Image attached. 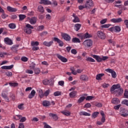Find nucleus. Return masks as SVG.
<instances>
[{
    "label": "nucleus",
    "mask_w": 128,
    "mask_h": 128,
    "mask_svg": "<svg viewBox=\"0 0 128 128\" xmlns=\"http://www.w3.org/2000/svg\"><path fill=\"white\" fill-rule=\"evenodd\" d=\"M120 88V84H114L110 88V92L112 94H115L117 96H122L124 94V90Z\"/></svg>",
    "instance_id": "f257e3e1"
},
{
    "label": "nucleus",
    "mask_w": 128,
    "mask_h": 128,
    "mask_svg": "<svg viewBox=\"0 0 128 128\" xmlns=\"http://www.w3.org/2000/svg\"><path fill=\"white\" fill-rule=\"evenodd\" d=\"M38 44H40V43L38 41L31 42V46H32V50H40V48L38 46Z\"/></svg>",
    "instance_id": "f03ea898"
},
{
    "label": "nucleus",
    "mask_w": 128,
    "mask_h": 128,
    "mask_svg": "<svg viewBox=\"0 0 128 128\" xmlns=\"http://www.w3.org/2000/svg\"><path fill=\"white\" fill-rule=\"evenodd\" d=\"M26 28L24 30V32L26 34H32V30H34V26L30 24H27L26 25Z\"/></svg>",
    "instance_id": "7ed1b4c3"
},
{
    "label": "nucleus",
    "mask_w": 128,
    "mask_h": 128,
    "mask_svg": "<svg viewBox=\"0 0 128 128\" xmlns=\"http://www.w3.org/2000/svg\"><path fill=\"white\" fill-rule=\"evenodd\" d=\"M83 44L86 48H92V40H85L83 42Z\"/></svg>",
    "instance_id": "20e7f679"
},
{
    "label": "nucleus",
    "mask_w": 128,
    "mask_h": 128,
    "mask_svg": "<svg viewBox=\"0 0 128 128\" xmlns=\"http://www.w3.org/2000/svg\"><path fill=\"white\" fill-rule=\"evenodd\" d=\"M94 6V1L92 0H86L85 2V7L90 8Z\"/></svg>",
    "instance_id": "39448f33"
},
{
    "label": "nucleus",
    "mask_w": 128,
    "mask_h": 128,
    "mask_svg": "<svg viewBox=\"0 0 128 128\" xmlns=\"http://www.w3.org/2000/svg\"><path fill=\"white\" fill-rule=\"evenodd\" d=\"M105 70L107 72H109V74H111L112 78H116V72H114V70L110 68H108V69H106Z\"/></svg>",
    "instance_id": "423d86ee"
},
{
    "label": "nucleus",
    "mask_w": 128,
    "mask_h": 128,
    "mask_svg": "<svg viewBox=\"0 0 128 128\" xmlns=\"http://www.w3.org/2000/svg\"><path fill=\"white\" fill-rule=\"evenodd\" d=\"M96 34L98 38H101L102 40H104V38H106V34L102 31H98Z\"/></svg>",
    "instance_id": "0eeeda50"
},
{
    "label": "nucleus",
    "mask_w": 128,
    "mask_h": 128,
    "mask_svg": "<svg viewBox=\"0 0 128 128\" xmlns=\"http://www.w3.org/2000/svg\"><path fill=\"white\" fill-rule=\"evenodd\" d=\"M110 20L111 22H113V24H118L120 22H122V18H113Z\"/></svg>",
    "instance_id": "6e6552de"
},
{
    "label": "nucleus",
    "mask_w": 128,
    "mask_h": 128,
    "mask_svg": "<svg viewBox=\"0 0 128 128\" xmlns=\"http://www.w3.org/2000/svg\"><path fill=\"white\" fill-rule=\"evenodd\" d=\"M57 58H58L61 60V62H68V59H66V58L62 56L60 54H56Z\"/></svg>",
    "instance_id": "1a4fd4ad"
},
{
    "label": "nucleus",
    "mask_w": 128,
    "mask_h": 128,
    "mask_svg": "<svg viewBox=\"0 0 128 128\" xmlns=\"http://www.w3.org/2000/svg\"><path fill=\"white\" fill-rule=\"evenodd\" d=\"M54 42H58V44L59 46H64V42H62V41L60 40V38H56V37H54L53 38Z\"/></svg>",
    "instance_id": "9d476101"
},
{
    "label": "nucleus",
    "mask_w": 128,
    "mask_h": 128,
    "mask_svg": "<svg viewBox=\"0 0 128 128\" xmlns=\"http://www.w3.org/2000/svg\"><path fill=\"white\" fill-rule=\"evenodd\" d=\"M37 20L38 18L36 17H32L29 19V22L30 24H36Z\"/></svg>",
    "instance_id": "9b49d317"
},
{
    "label": "nucleus",
    "mask_w": 128,
    "mask_h": 128,
    "mask_svg": "<svg viewBox=\"0 0 128 128\" xmlns=\"http://www.w3.org/2000/svg\"><path fill=\"white\" fill-rule=\"evenodd\" d=\"M62 37L67 42H70V36L66 33L62 34Z\"/></svg>",
    "instance_id": "f8f14e48"
},
{
    "label": "nucleus",
    "mask_w": 128,
    "mask_h": 128,
    "mask_svg": "<svg viewBox=\"0 0 128 128\" xmlns=\"http://www.w3.org/2000/svg\"><path fill=\"white\" fill-rule=\"evenodd\" d=\"M4 42L6 44H8L9 46H12V40L8 38H4Z\"/></svg>",
    "instance_id": "ddd939ff"
},
{
    "label": "nucleus",
    "mask_w": 128,
    "mask_h": 128,
    "mask_svg": "<svg viewBox=\"0 0 128 128\" xmlns=\"http://www.w3.org/2000/svg\"><path fill=\"white\" fill-rule=\"evenodd\" d=\"M2 96L5 100L6 102H10V98H8V95L6 94L4 92H2Z\"/></svg>",
    "instance_id": "4468645a"
},
{
    "label": "nucleus",
    "mask_w": 128,
    "mask_h": 128,
    "mask_svg": "<svg viewBox=\"0 0 128 128\" xmlns=\"http://www.w3.org/2000/svg\"><path fill=\"white\" fill-rule=\"evenodd\" d=\"M72 16L74 18V19L72 20L73 22H80V18H78V17L76 15V14L74 13Z\"/></svg>",
    "instance_id": "2eb2a0df"
},
{
    "label": "nucleus",
    "mask_w": 128,
    "mask_h": 128,
    "mask_svg": "<svg viewBox=\"0 0 128 128\" xmlns=\"http://www.w3.org/2000/svg\"><path fill=\"white\" fill-rule=\"evenodd\" d=\"M53 44H54V41L52 40H51L49 42L45 41L43 42V44L45 46H48V47L51 46H52Z\"/></svg>",
    "instance_id": "dca6fc26"
},
{
    "label": "nucleus",
    "mask_w": 128,
    "mask_h": 128,
    "mask_svg": "<svg viewBox=\"0 0 128 128\" xmlns=\"http://www.w3.org/2000/svg\"><path fill=\"white\" fill-rule=\"evenodd\" d=\"M40 4H43L48 5L51 4L52 2H50V1L48 0H40Z\"/></svg>",
    "instance_id": "f3484780"
},
{
    "label": "nucleus",
    "mask_w": 128,
    "mask_h": 128,
    "mask_svg": "<svg viewBox=\"0 0 128 128\" xmlns=\"http://www.w3.org/2000/svg\"><path fill=\"white\" fill-rule=\"evenodd\" d=\"M112 102L114 104H118L120 102V99L118 98H113L112 99Z\"/></svg>",
    "instance_id": "a211bd4d"
},
{
    "label": "nucleus",
    "mask_w": 128,
    "mask_h": 128,
    "mask_svg": "<svg viewBox=\"0 0 128 128\" xmlns=\"http://www.w3.org/2000/svg\"><path fill=\"white\" fill-rule=\"evenodd\" d=\"M34 96H36V90H33L31 91L30 93L28 96V98H30V99L32 98H34Z\"/></svg>",
    "instance_id": "6ab92c4d"
},
{
    "label": "nucleus",
    "mask_w": 128,
    "mask_h": 128,
    "mask_svg": "<svg viewBox=\"0 0 128 128\" xmlns=\"http://www.w3.org/2000/svg\"><path fill=\"white\" fill-rule=\"evenodd\" d=\"M92 56L94 58H95V60H97L98 62H100L102 60V58L100 57V56H98L92 55Z\"/></svg>",
    "instance_id": "aec40b11"
},
{
    "label": "nucleus",
    "mask_w": 128,
    "mask_h": 128,
    "mask_svg": "<svg viewBox=\"0 0 128 128\" xmlns=\"http://www.w3.org/2000/svg\"><path fill=\"white\" fill-rule=\"evenodd\" d=\"M80 80H82L84 82H88V77L86 75H82L80 76Z\"/></svg>",
    "instance_id": "412c9836"
},
{
    "label": "nucleus",
    "mask_w": 128,
    "mask_h": 128,
    "mask_svg": "<svg viewBox=\"0 0 128 128\" xmlns=\"http://www.w3.org/2000/svg\"><path fill=\"white\" fill-rule=\"evenodd\" d=\"M61 112L62 114H64V116H70V112L68 110H64L62 111Z\"/></svg>",
    "instance_id": "4be33fe9"
},
{
    "label": "nucleus",
    "mask_w": 128,
    "mask_h": 128,
    "mask_svg": "<svg viewBox=\"0 0 128 128\" xmlns=\"http://www.w3.org/2000/svg\"><path fill=\"white\" fill-rule=\"evenodd\" d=\"M79 114L80 116H90V113H88L86 112H79Z\"/></svg>",
    "instance_id": "5701e85b"
},
{
    "label": "nucleus",
    "mask_w": 128,
    "mask_h": 128,
    "mask_svg": "<svg viewBox=\"0 0 128 128\" xmlns=\"http://www.w3.org/2000/svg\"><path fill=\"white\" fill-rule=\"evenodd\" d=\"M42 106H50V102L48 100H43Z\"/></svg>",
    "instance_id": "b1692460"
},
{
    "label": "nucleus",
    "mask_w": 128,
    "mask_h": 128,
    "mask_svg": "<svg viewBox=\"0 0 128 128\" xmlns=\"http://www.w3.org/2000/svg\"><path fill=\"white\" fill-rule=\"evenodd\" d=\"M38 96L40 98H44V96L42 90L41 89H38Z\"/></svg>",
    "instance_id": "393cba45"
},
{
    "label": "nucleus",
    "mask_w": 128,
    "mask_h": 128,
    "mask_svg": "<svg viewBox=\"0 0 128 128\" xmlns=\"http://www.w3.org/2000/svg\"><path fill=\"white\" fill-rule=\"evenodd\" d=\"M76 94H77L76 91L74 90L73 92H72L69 94V96H70V98H74V96H76Z\"/></svg>",
    "instance_id": "a878e982"
},
{
    "label": "nucleus",
    "mask_w": 128,
    "mask_h": 128,
    "mask_svg": "<svg viewBox=\"0 0 128 128\" xmlns=\"http://www.w3.org/2000/svg\"><path fill=\"white\" fill-rule=\"evenodd\" d=\"M7 10H8V12H16L18 10L16 8H12V7H10V6L7 7Z\"/></svg>",
    "instance_id": "bb28decb"
},
{
    "label": "nucleus",
    "mask_w": 128,
    "mask_h": 128,
    "mask_svg": "<svg viewBox=\"0 0 128 128\" xmlns=\"http://www.w3.org/2000/svg\"><path fill=\"white\" fill-rule=\"evenodd\" d=\"M82 27V24H76L74 26V30H76V32H78V30H80V29Z\"/></svg>",
    "instance_id": "cd10ccee"
},
{
    "label": "nucleus",
    "mask_w": 128,
    "mask_h": 128,
    "mask_svg": "<svg viewBox=\"0 0 128 128\" xmlns=\"http://www.w3.org/2000/svg\"><path fill=\"white\" fill-rule=\"evenodd\" d=\"M72 42L74 44H78L80 42V40L78 38H74L72 39Z\"/></svg>",
    "instance_id": "c85d7f7f"
},
{
    "label": "nucleus",
    "mask_w": 128,
    "mask_h": 128,
    "mask_svg": "<svg viewBox=\"0 0 128 128\" xmlns=\"http://www.w3.org/2000/svg\"><path fill=\"white\" fill-rule=\"evenodd\" d=\"M104 76V74H100L96 76V80H102V78Z\"/></svg>",
    "instance_id": "c756f323"
},
{
    "label": "nucleus",
    "mask_w": 128,
    "mask_h": 128,
    "mask_svg": "<svg viewBox=\"0 0 128 128\" xmlns=\"http://www.w3.org/2000/svg\"><path fill=\"white\" fill-rule=\"evenodd\" d=\"M18 46H14L12 47H11V50L12 52H18Z\"/></svg>",
    "instance_id": "7c9ffc66"
},
{
    "label": "nucleus",
    "mask_w": 128,
    "mask_h": 128,
    "mask_svg": "<svg viewBox=\"0 0 128 128\" xmlns=\"http://www.w3.org/2000/svg\"><path fill=\"white\" fill-rule=\"evenodd\" d=\"M19 17V20L20 22H22V20H24L26 18V16L24 14H20L18 16Z\"/></svg>",
    "instance_id": "2f4dec72"
},
{
    "label": "nucleus",
    "mask_w": 128,
    "mask_h": 128,
    "mask_svg": "<svg viewBox=\"0 0 128 128\" xmlns=\"http://www.w3.org/2000/svg\"><path fill=\"white\" fill-rule=\"evenodd\" d=\"M38 10L40 12L44 14V7L42 6H38Z\"/></svg>",
    "instance_id": "473e14b6"
},
{
    "label": "nucleus",
    "mask_w": 128,
    "mask_h": 128,
    "mask_svg": "<svg viewBox=\"0 0 128 128\" xmlns=\"http://www.w3.org/2000/svg\"><path fill=\"white\" fill-rule=\"evenodd\" d=\"M8 27L11 30H14V28H16V24H14V23H10L8 24Z\"/></svg>",
    "instance_id": "72a5a7b5"
},
{
    "label": "nucleus",
    "mask_w": 128,
    "mask_h": 128,
    "mask_svg": "<svg viewBox=\"0 0 128 128\" xmlns=\"http://www.w3.org/2000/svg\"><path fill=\"white\" fill-rule=\"evenodd\" d=\"M9 85L10 86H12L13 88H16L18 86V82H10Z\"/></svg>",
    "instance_id": "f704fd0d"
},
{
    "label": "nucleus",
    "mask_w": 128,
    "mask_h": 128,
    "mask_svg": "<svg viewBox=\"0 0 128 128\" xmlns=\"http://www.w3.org/2000/svg\"><path fill=\"white\" fill-rule=\"evenodd\" d=\"M84 100H86V97L82 96L78 100V103L82 104V102Z\"/></svg>",
    "instance_id": "c9c22d12"
},
{
    "label": "nucleus",
    "mask_w": 128,
    "mask_h": 128,
    "mask_svg": "<svg viewBox=\"0 0 128 128\" xmlns=\"http://www.w3.org/2000/svg\"><path fill=\"white\" fill-rule=\"evenodd\" d=\"M49 116H52L54 120H58V116L56 114H54L52 113H50L49 114Z\"/></svg>",
    "instance_id": "e433bc0d"
},
{
    "label": "nucleus",
    "mask_w": 128,
    "mask_h": 128,
    "mask_svg": "<svg viewBox=\"0 0 128 128\" xmlns=\"http://www.w3.org/2000/svg\"><path fill=\"white\" fill-rule=\"evenodd\" d=\"M86 62H94L96 60L91 57H88L86 58Z\"/></svg>",
    "instance_id": "4c0bfd02"
},
{
    "label": "nucleus",
    "mask_w": 128,
    "mask_h": 128,
    "mask_svg": "<svg viewBox=\"0 0 128 128\" xmlns=\"http://www.w3.org/2000/svg\"><path fill=\"white\" fill-rule=\"evenodd\" d=\"M122 104H124V106H128V100L126 99L124 100L121 102Z\"/></svg>",
    "instance_id": "58836bf2"
},
{
    "label": "nucleus",
    "mask_w": 128,
    "mask_h": 128,
    "mask_svg": "<svg viewBox=\"0 0 128 128\" xmlns=\"http://www.w3.org/2000/svg\"><path fill=\"white\" fill-rule=\"evenodd\" d=\"M21 60L24 62H26L28 60V58L26 56H23L21 58Z\"/></svg>",
    "instance_id": "ea45409f"
},
{
    "label": "nucleus",
    "mask_w": 128,
    "mask_h": 128,
    "mask_svg": "<svg viewBox=\"0 0 128 128\" xmlns=\"http://www.w3.org/2000/svg\"><path fill=\"white\" fill-rule=\"evenodd\" d=\"M100 114V112H94L92 114V118H96L98 116V114Z\"/></svg>",
    "instance_id": "a19ab883"
},
{
    "label": "nucleus",
    "mask_w": 128,
    "mask_h": 128,
    "mask_svg": "<svg viewBox=\"0 0 128 128\" xmlns=\"http://www.w3.org/2000/svg\"><path fill=\"white\" fill-rule=\"evenodd\" d=\"M115 32H120V27L119 26H115Z\"/></svg>",
    "instance_id": "79ce46f5"
},
{
    "label": "nucleus",
    "mask_w": 128,
    "mask_h": 128,
    "mask_svg": "<svg viewBox=\"0 0 128 128\" xmlns=\"http://www.w3.org/2000/svg\"><path fill=\"white\" fill-rule=\"evenodd\" d=\"M84 36L85 38H92V36L90 34H89L88 32H86L84 35Z\"/></svg>",
    "instance_id": "37998d69"
},
{
    "label": "nucleus",
    "mask_w": 128,
    "mask_h": 128,
    "mask_svg": "<svg viewBox=\"0 0 128 128\" xmlns=\"http://www.w3.org/2000/svg\"><path fill=\"white\" fill-rule=\"evenodd\" d=\"M34 72L36 74H39L40 72V70L39 68H36L34 69Z\"/></svg>",
    "instance_id": "c03bdc74"
},
{
    "label": "nucleus",
    "mask_w": 128,
    "mask_h": 128,
    "mask_svg": "<svg viewBox=\"0 0 128 128\" xmlns=\"http://www.w3.org/2000/svg\"><path fill=\"white\" fill-rule=\"evenodd\" d=\"M62 95V92L60 91H56L54 92V96H59Z\"/></svg>",
    "instance_id": "a18cd8bd"
},
{
    "label": "nucleus",
    "mask_w": 128,
    "mask_h": 128,
    "mask_svg": "<svg viewBox=\"0 0 128 128\" xmlns=\"http://www.w3.org/2000/svg\"><path fill=\"white\" fill-rule=\"evenodd\" d=\"M70 70L72 72L71 74H74V76H76V70H74V67L70 68Z\"/></svg>",
    "instance_id": "49530a36"
},
{
    "label": "nucleus",
    "mask_w": 128,
    "mask_h": 128,
    "mask_svg": "<svg viewBox=\"0 0 128 128\" xmlns=\"http://www.w3.org/2000/svg\"><path fill=\"white\" fill-rule=\"evenodd\" d=\"M22 118V115H16L15 116H14L13 118L16 120H20Z\"/></svg>",
    "instance_id": "de8ad7c7"
},
{
    "label": "nucleus",
    "mask_w": 128,
    "mask_h": 128,
    "mask_svg": "<svg viewBox=\"0 0 128 128\" xmlns=\"http://www.w3.org/2000/svg\"><path fill=\"white\" fill-rule=\"evenodd\" d=\"M110 26L111 25L110 24H105L102 25L101 26V28H110Z\"/></svg>",
    "instance_id": "09e8293b"
},
{
    "label": "nucleus",
    "mask_w": 128,
    "mask_h": 128,
    "mask_svg": "<svg viewBox=\"0 0 128 128\" xmlns=\"http://www.w3.org/2000/svg\"><path fill=\"white\" fill-rule=\"evenodd\" d=\"M90 106H92V104H90V103H87L84 106V108H90Z\"/></svg>",
    "instance_id": "8fccbe9b"
},
{
    "label": "nucleus",
    "mask_w": 128,
    "mask_h": 128,
    "mask_svg": "<svg viewBox=\"0 0 128 128\" xmlns=\"http://www.w3.org/2000/svg\"><path fill=\"white\" fill-rule=\"evenodd\" d=\"M26 74H34V71L32 70H26Z\"/></svg>",
    "instance_id": "3c124183"
},
{
    "label": "nucleus",
    "mask_w": 128,
    "mask_h": 128,
    "mask_svg": "<svg viewBox=\"0 0 128 128\" xmlns=\"http://www.w3.org/2000/svg\"><path fill=\"white\" fill-rule=\"evenodd\" d=\"M20 118V122H24L26 120V117H21Z\"/></svg>",
    "instance_id": "603ef678"
},
{
    "label": "nucleus",
    "mask_w": 128,
    "mask_h": 128,
    "mask_svg": "<svg viewBox=\"0 0 128 128\" xmlns=\"http://www.w3.org/2000/svg\"><path fill=\"white\" fill-rule=\"evenodd\" d=\"M8 55V53L6 52H0V58H4V56H7Z\"/></svg>",
    "instance_id": "864d4df0"
},
{
    "label": "nucleus",
    "mask_w": 128,
    "mask_h": 128,
    "mask_svg": "<svg viewBox=\"0 0 128 128\" xmlns=\"http://www.w3.org/2000/svg\"><path fill=\"white\" fill-rule=\"evenodd\" d=\"M43 84H45V86H46L50 84V80H43Z\"/></svg>",
    "instance_id": "5fc2aeb1"
},
{
    "label": "nucleus",
    "mask_w": 128,
    "mask_h": 128,
    "mask_svg": "<svg viewBox=\"0 0 128 128\" xmlns=\"http://www.w3.org/2000/svg\"><path fill=\"white\" fill-rule=\"evenodd\" d=\"M107 20H108L107 18L103 19L100 20V24H106V22Z\"/></svg>",
    "instance_id": "6e6d98bb"
},
{
    "label": "nucleus",
    "mask_w": 128,
    "mask_h": 128,
    "mask_svg": "<svg viewBox=\"0 0 128 128\" xmlns=\"http://www.w3.org/2000/svg\"><path fill=\"white\" fill-rule=\"evenodd\" d=\"M50 90H46L44 93V96H48L50 94Z\"/></svg>",
    "instance_id": "4d7b16f0"
},
{
    "label": "nucleus",
    "mask_w": 128,
    "mask_h": 128,
    "mask_svg": "<svg viewBox=\"0 0 128 128\" xmlns=\"http://www.w3.org/2000/svg\"><path fill=\"white\" fill-rule=\"evenodd\" d=\"M124 98H128V91L126 90L124 92Z\"/></svg>",
    "instance_id": "13d9d810"
},
{
    "label": "nucleus",
    "mask_w": 128,
    "mask_h": 128,
    "mask_svg": "<svg viewBox=\"0 0 128 128\" xmlns=\"http://www.w3.org/2000/svg\"><path fill=\"white\" fill-rule=\"evenodd\" d=\"M38 28L39 32L40 30H44V26H38Z\"/></svg>",
    "instance_id": "bf43d9fd"
},
{
    "label": "nucleus",
    "mask_w": 128,
    "mask_h": 128,
    "mask_svg": "<svg viewBox=\"0 0 128 128\" xmlns=\"http://www.w3.org/2000/svg\"><path fill=\"white\" fill-rule=\"evenodd\" d=\"M30 68L34 69V68H36V64L34 62H32L30 64Z\"/></svg>",
    "instance_id": "052dcab7"
},
{
    "label": "nucleus",
    "mask_w": 128,
    "mask_h": 128,
    "mask_svg": "<svg viewBox=\"0 0 128 128\" xmlns=\"http://www.w3.org/2000/svg\"><path fill=\"white\" fill-rule=\"evenodd\" d=\"M6 74L7 76H12V73L10 72H6Z\"/></svg>",
    "instance_id": "680f3d73"
},
{
    "label": "nucleus",
    "mask_w": 128,
    "mask_h": 128,
    "mask_svg": "<svg viewBox=\"0 0 128 128\" xmlns=\"http://www.w3.org/2000/svg\"><path fill=\"white\" fill-rule=\"evenodd\" d=\"M108 30L110 32H116L114 27H111L108 29Z\"/></svg>",
    "instance_id": "e2e57ef3"
},
{
    "label": "nucleus",
    "mask_w": 128,
    "mask_h": 128,
    "mask_svg": "<svg viewBox=\"0 0 128 128\" xmlns=\"http://www.w3.org/2000/svg\"><path fill=\"white\" fill-rule=\"evenodd\" d=\"M86 100H91L94 98V96H88L86 98H85Z\"/></svg>",
    "instance_id": "0e129e2a"
},
{
    "label": "nucleus",
    "mask_w": 128,
    "mask_h": 128,
    "mask_svg": "<svg viewBox=\"0 0 128 128\" xmlns=\"http://www.w3.org/2000/svg\"><path fill=\"white\" fill-rule=\"evenodd\" d=\"M18 108H19V110H24V104H19Z\"/></svg>",
    "instance_id": "69168bd1"
},
{
    "label": "nucleus",
    "mask_w": 128,
    "mask_h": 128,
    "mask_svg": "<svg viewBox=\"0 0 128 128\" xmlns=\"http://www.w3.org/2000/svg\"><path fill=\"white\" fill-rule=\"evenodd\" d=\"M71 52L72 54H78V52L76 49H72L71 50Z\"/></svg>",
    "instance_id": "338daca9"
},
{
    "label": "nucleus",
    "mask_w": 128,
    "mask_h": 128,
    "mask_svg": "<svg viewBox=\"0 0 128 128\" xmlns=\"http://www.w3.org/2000/svg\"><path fill=\"white\" fill-rule=\"evenodd\" d=\"M18 128H24V123H20Z\"/></svg>",
    "instance_id": "774afa93"
}]
</instances>
